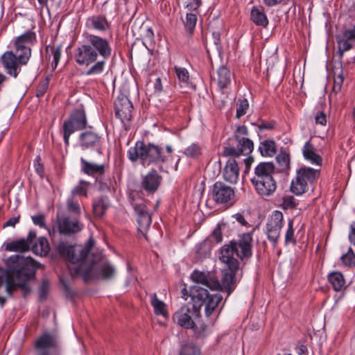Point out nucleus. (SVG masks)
<instances>
[{"instance_id":"37998d69","label":"nucleus","mask_w":355,"mask_h":355,"mask_svg":"<svg viewBox=\"0 0 355 355\" xmlns=\"http://www.w3.org/2000/svg\"><path fill=\"white\" fill-rule=\"evenodd\" d=\"M248 108L249 103L247 99L243 98L239 100L236 107V117L239 119L242 116L245 115Z\"/></svg>"},{"instance_id":"473e14b6","label":"nucleus","mask_w":355,"mask_h":355,"mask_svg":"<svg viewBox=\"0 0 355 355\" xmlns=\"http://www.w3.org/2000/svg\"><path fill=\"white\" fill-rule=\"evenodd\" d=\"M251 19L257 26L266 27L268 24L266 14L255 7H253L251 10Z\"/></svg>"},{"instance_id":"f8f14e48","label":"nucleus","mask_w":355,"mask_h":355,"mask_svg":"<svg viewBox=\"0 0 355 355\" xmlns=\"http://www.w3.org/2000/svg\"><path fill=\"white\" fill-rule=\"evenodd\" d=\"M133 105L129 98L124 94H120L114 101V110L116 116L123 123L129 121L132 119Z\"/></svg>"},{"instance_id":"6e6d98bb","label":"nucleus","mask_w":355,"mask_h":355,"mask_svg":"<svg viewBox=\"0 0 355 355\" xmlns=\"http://www.w3.org/2000/svg\"><path fill=\"white\" fill-rule=\"evenodd\" d=\"M315 121L317 124L325 125L327 123L326 114L322 111H318L315 116Z\"/></svg>"},{"instance_id":"2f4dec72","label":"nucleus","mask_w":355,"mask_h":355,"mask_svg":"<svg viewBox=\"0 0 355 355\" xmlns=\"http://www.w3.org/2000/svg\"><path fill=\"white\" fill-rule=\"evenodd\" d=\"M98 136L92 132H85L80 135V146L84 148L93 146L98 141Z\"/></svg>"},{"instance_id":"3c124183","label":"nucleus","mask_w":355,"mask_h":355,"mask_svg":"<svg viewBox=\"0 0 355 355\" xmlns=\"http://www.w3.org/2000/svg\"><path fill=\"white\" fill-rule=\"evenodd\" d=\"M282 205L286 209L293 208L296 206L295 199L292 196H286L283 198Z\"/></svg>"},{"instance_id":"774afa93","label":"nucleus","mask_w":355,"mask_h":355,"mask_svg":"<svg viewBox=\"0 0 355 355\" xmlns=\"http://www.w3.org/2000/svg\"><path fill=\"white\" fill-rule=\"evenodd\" d=\"M351 231L349 234L350 242L355 245V223L351 225Z\"/></svg>"},{"instance_id":"393cba45","label":"nucleus","mask_w":355,"mask_h":355,"mask_svg":"<svg viewBox=\"0 0 355 355\" xmlns=\"http://www.w3.org/2000/svg\"><path fill=\"white\" fill-rule=\"evenodd\" d=\"M232 73L225 66H221L218 70V86L223 89L227 87L232 80Z\"/></svg>"},{"instance_id":"13d9d810","label":"nucleus","mask_w":355,"mask_h":355,"mask_svg":"<svg viewBox=\"0 0 355 355\" xmlns=\"http://www.w3.org/2000/svg\"><path fill=\"white\" fill-rule=\"evenodd\" d=\"M67 208L69 211H73L77 214L80 213V207L79 205L73 201L72 199H68L67 200Z\"/></svg>"},{"instance_id":"dca6fc26","label":"nucleus","mask_w":355,"mask_h":355,"mask_svg":"<svg viewBox=\"0 0 355 355\" xmlns=\"http://www.w3.org/2000/svg\"><path fill=\"white\" fill-rule=\"evenodd\" d=\"M58 227L60 234L71 235L81 231L83 228V225L77 220L71 219L67 216H62L58 218Z\"/></svg>"},{"instance_id":"864d4df0","label":"nucleus","mask_w":355,"mask_h":355,"mask_svg":"<svg viewBox=\"0 0 355 355\" xmlns=\"http://www.w3.org/2000/svg\"><path fill=\"white\" fill-rule=\"evenodd\" d=\"M209 239L211 241H215L217 243L222 242L223 235L220 227L218 226L214 230L211 235L209 236Z\"/></svg>"},{"instance_id":"412c9836","label":"nucleus","mask_w":355,"mask_h":355,"mask_svg":"<svg viewBox=\"0 0 355 355\" xmlns=\"http://www.w3.org/2000/svg\"><path fill=\"white\" fill-rule=\"evenodd\" d=\"M239 168L236 161L230 158L223 170L224 179L230 183H236L239 179Z\"/></svg>"},{"instance_id":"e433bc0d","label":"nucleus","mask_w":355,"mask_h":355,"mask_svg":"<svg viewBox=\"0 0 355 355\" xmlns=\"http://www.w3.org/2000/svg\"><path fill=\"white\" fill-rule=\"evenodd\" d=\"M176 76L181 87H187L189 85V74L188 71L183 67H174Z\"/></svg>"},{"instance_id":"a18cd8bd","label":"nucleus","mask_w":355,"mask_h":355,"mask_svg":"<svg viewBox=\"0 0 355 355\" xmlns=\"http://www.w3.org/2000/svg\"><path fill=\"white\" fill-rule=\"evenodd\" d=\"M210 249L209 241H204L198 245L196 253L200 257H204L210 253Z\"/></svg>"},{"instance_id":"5701e85b","label":"nucleus","mask_w":355,"mask_h":355,"mask_svg":"<svg viewBox=\"0 0 355 355\" xmlns=\"http://www.w3.org/2000/svg\"><path fill=\"white\" fill-rule=\"evenodd\" d=\"M223 296L220 293H216L210 295L202 303L205 304V315L210 316L216 309L219 303L222 301Z\"/></svg>"},{"instance_id":"338daca9","label":"nucleus","mask_w":355,"mask_h":355,"mask_svg":"<svg viewBox=\"0 0 355 355\" xmlns=\"http://www.w3.org/2000/svg\"><path fill=\"white\" fill-rule=\"evenodd\" d=\"M297 354L298 355H308V349L304 345H300L296 348Z\"/></svg>"},{"instance_id":"6e6552de","label":"nucleus","mask_w":355,"mask_h":355,"mask_svg":"<svg viewBox=\"0 0 355 355\" xmlns=\"http://www.w3.org/2000/svg\"><path fill=\"white\" fill-rule=\"evenodd\" d=\"M87 126V118L83 110H76L63 123V138L65 144H69V137L75 131Z\"/></svg>"},{"instance_id":"39448f33","label":"nucleus","mask_w":355,"mask_h":355,"mask_svg":"<svg viewBox=\"0 0 355 355\" xmlns=\"http://www.w3.org/2000/svg\"><path fill=\"white\" fill-rule=\"evenodd\" d=\"M252 235L250 233L242 234L238 241L225 245L220 250V260L231 270L239 269L237 258L241 259L252 256Z\"/></svg>"},{"instance_id":"9b49d317","label":"nucleus","mask_w":355,"mask_h":355,"mask_svg":"<svg viewBox=\"0 0 355 355\" xmlns=\"http://www.w3.org/2000/svg\"><path fill=\"white\" fill-rule=\"evenodd\" d=\"M283 214L281 211H275L267 222L266 233L268 239L273 243H276L279 238L283 226Z\"/></svg>"},{"instance_id":"f3484780","label":"nucleus","mask_w":355,"mask_h":355,"mask_svg":"<svg viewBox=\"0 0 355 355\" xmlns=\"http://www.w3.org/2000/svg\"><path fill=\"white\" fill-rule=\"evenodd\" d=\"M159 146L153 144H146L144 141H137L133 149L128 151L129 155H160L162 153Z\"/></svg>"},{"instance_id":"2eb2a0df","label":"nucleus","mask_w":355,"mask_h":355,"mask_svg":"<svg viewBox=\"0 0 355 355\" xmlns=\"http://www.w3.org/2000/svg\"><path fill=\"white\" fill-rule=\"evenodd\" d=\"M133 207L137 216L138 230L144 236H146L151 224V216L146 205L144 203H135Z\"/></svg>"},{"instance_id":"4d7b16f0","label":"nucleus","mask_w":355,"mask_h":355,"mask_svg":"<svg viewBox=\"0 0 355 355\" xmlns=\"http://www.w3.org/2000/svg\"><path fill=\"white\" fill-rule=\"evenodd\" d=\"M31 218L35 225H38L40 227H43L45 226V218L43 214H37L35 216H33Z\"/></svg>"},{"instance_id":"e2e57ef3","label":"nucleus","mask_w":355,"mask_h":355,"mask_svg":"<svg viewBox=\"0 0 355 355\" xmlns=\"http://www.w3.org/2000/svg\"><path fill=\"white\" fill-rule=\"evenodd\" d=\"M19 221V216L12 217L8 220L3 225V227H14L17 223Z\"/></svg>"},{"instance_id":"a211bd4d","label":"nucleus","mask_w":355,"mask_h":355,"mask_svg":"<svg viewBox=\"0 0 355 355\" xmlns=\"http://www.w3.org/2000/svg\"><path fill=\"white\" fill-rule=\"evenodd\" d=\"M254 149V144L248 138H243L239 142L237 150L234 147H225L223 155H249Z\"/></svg>"},{"instance_id":"58836bf2","label":"nucleus","mask_w":355,"mask_h":355,"mask_svg":"<svg viewBox=\"0 0 355 355\" xmlns=\"http://www.w3.org/2000/svg\"><path fill=\"white\" fill-rule=\"evenodd\" d=\"M197 14L198 12H187L186 13V19L184 21V26L187 31L191 33L196 27V24L197 22Z\"/></svg>"},{"instance_id":"0eeeda50","label":"nucleus","mask_w":355,"mask_h":355,"mask_svg":"<svg viewBox=\"0 0 355 355\" xmlns=\"http://www.w3.org/2000/svg\"><path fill=\"white\" fill-rule=\"evenodd\" d=\"M200 304L199 306L192 303H187L181 306L173 315V320L180 327L188 329L194 324L195 320L200 318Z\"/></svg>"},{"instance_id":"de8ad7c7","label":"nucleus","mask_w":355,"mask_h":355,"mask_svg":"<svg viewBox=\"0 0 355 355\" xmlns=\"http://www.w3.org/2000/svg\"><path fill=\"white\" fill-rule=\"evenodd\" d=\"M89 182L85 180H80L79 184L73 189L72 193L77 195H83L87 196V190Z\"/></svg>"},{"instance_id":"680f3d73","label":"nucleus","mask_w":355,"mask_h":355,"mask_svg":"<svg viewBox=\"0 0 355 355\" xmlns=\"http://www.w3.org/2000/svg\"><path fill=\"white\" fill-rule=\"evenodd\" d=\"M275 127V122H265L261 121L259 125V130H272Z\"/></svg>"},{"instance_id":"ddd939ff","label":"nucleus","mask_w":355,"mask_h":355,"mask_svg":"<svg viewBox=\"0 0 355 355\" xmlns=\"http://www.w3.org/2000/svg\"><path fill=\"white\" fill-rule=\"evenodd\" d=\"M191 279L198 284H201L211 290L217 291L220 288V284L214 274L195 270L191 275Z\"/></svg>"},{"instance_id":"79ce46f5","label":"nucleus","mask_w":355,"mask_h":355,"mask_svg":"<svg viewBox=\"0 0 355 355\" xmlns=\"http://www.w3.org/2000/svg\"><path fill=\"white\" fill-rule=\"evenodd\" d=\"M343 264L349 267H355V254L351 248H349L347 253L341 257Z\"/></svg>"},{"instance_id":"ea45409f","label":"nucleus","mask_w":355,"mask_h":355,"mask_svg":"<svg viewBox=\"0 0 355 355\" xmlns=\"http://www.w3.org/2000/svg\"><path fill=\"white\" fill-rule=\"evenodd\" d=\"M46 51L48 53H51V54L53 55L52 64L54 65L53 68L55 69L61 58V46H48L46 47Z\"/></svg>"},{"instance_id":"c9c22d12","label":"nucleus","mask_w":355,"mask_h":355,"mask_svg":"<svg viewBox=\"0 0 355 355\" xmlns=\"http://www.w3.org/2000/svg\"><path fill=\"white\" fill-rule=\"evenodd\" d=\"M82 170L87 175H93L94 173H102L103 172V166L98 165L94 163H89L81 159Z\"/></svg>"},{"instance_id":"4c0bfd02","label":"nucleus","mask_w":355,"mask_h":355,"mask_svg":"<svg viewBox=\"0 0 355 355\" xmlns=\"http://www.w3.org/2000/svg\"><path fill=\"white\" fill-rule=\"evenodd\" d=\"M209 30L212 32L214 42L216 45L219 44L220 40V29L222 23L219 21H213L209 24Z\"/></svg>"},{"instance_id":"8fccbe9b","label":"nucleus","mask_w":355,"mask_h":355,"mask_svg":"<svg viewBox=\"0 0 355 355\" xmlns=\"http://www.w3.org/2000/svg\"><path fill=\"white\" fill-rule=\"evenodd\" d=\"M276 160L281 171H286L290 169V157H276Z\"/></svg>"},{"instance_id":"b1692460","label":"nucleus","mask_w":355,"mask_h":355,"mask_svg":"<svg viewBox=\"0 0 355 355\" xmlns=\"http://www.w3.org/2000/svg\"><path fill=\"white\" fill-rule=\"evenodd\" d=\"M193 322L194 324L189 329H192L193 334L196 338H204L210 333L211 331L209 327L205 324L200 317L197 320H195Z\"/></svg>"},{"instance_id":"a878e982","label":"nucleus","mask_w":355,"mask_h":355,"mask_svg":"<svg viewBox=\"0 0 355 355\" xmlns=\"http://www.w3.org/2000/svg\"><path fill=\"white\" fill-rule=\"evenodd\" d=\"M328 280L336 291H341L345 288V280L340 272H332L328 275Z\"/></svg>"},{"instance_id":"f257e3e1","label":"nucleus","mask_w":355,"mask_h":355,"mask_svg":"<svg viewBox=\"0 0 355 355\" xmlns=\"http://www.w3.org/2000/svg\"><path fill=\"white\" fill-rule=\"evenodd\" d=\"M94 244L92 239L84 247L68 245L62 242L57 246V251L69 261V269L73 275H80L86 282L93 278H112L115 274L114 266L103 260L101 252L90 253Z\"/></svg>"},{"instance_id":"4be33fe9","label":"nucleus","mask_w":355,"mask_h":355,"mask_svg":"<svg viewBox=\"0 0 355 355\" xmlns=\"http://www.w3.org/2000/svg\"><path fill=\"white\" fill-rule=\"evenodd\" d=\"M237 270H231V268H228V269L225 270L223 272L222 285H220V287L223 286L227 291L228 295L235 288V274ZM219 289H221V288Z\"/></svg>"},{"instance_id":"c03bdc74","label":"nucleus","mask_w":355,"mask_h":355,"mask_svg":"<svg viewBox=\"0 0 355 355\" xmlns=\"http://www.w3.org/2000/svg\"><path fill=\"white\" fill-rule=\"evenodd\" d=\"M201 5L200 0H184V6L187 12H198L197 10Z\"/></svg>"},{"instance_id":"f704fd0d","label":"nucleus","mask_w":355,"mask_h":355,"mask_svg":"<svg viewBox=\"0 0 355 355\" xmlns=\"http://www.w3.org/2000/svg\"><path fill=\"white\" fill-rule=\"evenodd\" d=\"M50 248L48 240L44 237H40L33 245V250L37 254L45 256L49 252Z\"/></svg>"},{"instance_id":"bb28decb","label":"nucleus","mask_w":355,"mask_h":355,"mask_svg":"<svg viewBox=\"0 0 355 355\" xmlns=\"http://www.w3.org/2000/svg\"><path fill=\"white\" fill-rule=\"evenodd\" d=\"M110 206L109 200L107 197H101L93 202V212L96 217L101 218L105 213Z\"/></svg>"},{"instance_id":"9d476101","label":"nucleus","mask_w":355,"mask_h":355,"mask_svg":"<svg viewBox=\"0 0 355 355\" xmlns=\"http://www.w3.org/2000/svg\"><path fill=\"white\" fill-rule=\"evenodd\" d=\"M211 197L217 204H232L234 197L233 189L221 182H216L212 187Z\"/></svg>"},{"instance_id":"20e7f679","label":"nucleus","mask_w":355,"mask_h":355,"mask_svg":"<svg viewBox=\"0 0 355 355\" xmlns=\"http://www.w3.org/2000/svg\"><path fill=\"white\" fill-rule=\"evenodd\" d=\"M35 40V34L28 31L19 36L15 42V51L5 52L1 62L7 73L16 78L21 71V66L28 63L31 55V46Z\"/></svg>"},{"instance_id":"49530a36","label":"nucleus","mask_w":355,"mask_h":355,"mask_svg":"<svg viewBox=\"0 0 355 355\" xmlns=\"http://www.w3.org/2000/svg\"><path fill=\"white\" fill-rule=\"evenodd\" d=\"M344 78L343 76V71L340 69V72L338 73L335 77L334 80V85L332 88V91L337 94L340 92L342 85L343 83Z\"/></svg>"},{"instance_id":"f03ea898","label":"nucleus","mask_w":355,"mask_h":355,"mask_svg":"<svg viewBox=\"0 0 355 355\" xmlns=\"http://www.w3.org/2000/svg\"><path fill=\"white\" fill-rule=\"evenodd\" d=\"M83 42L74 50L73 59L80 66L90 67L87 76H98L105 70L106 62L112 52L110 42L105 37L85 31Z\"/></svg>"},{"instance_id":"0e129e2a","label":"nucleus","mask_w":355,"mask_h":355,"mask_svg":"<svg viewBox=\"0 0 355 355\" xmlns=\"http://www.w3.org/2000/svg\"><path fill=\"white\" fill-rule=\"evenodd\" d=\"M233 218H235V220L243 226H247L248 224L245 220L243 215L240 213H237L233 215Z\"/></svg>"},{"instance_id":"7c9ffc66","label":"nucleus","mask_w":355,"mask_h":355,"mask_svg":"<svg viewBox=\"0 0 355 355\" xmlns=\"http://www.w3.org/2000/svg\"><path fill=\"white\" fill-rule=\"evenodd\" d=\"M259 151L261 155H272L277 153V145L273 140L266 139L260 142Z\"/></svg>"},{"instance_id":"6ab92c4d","label":"nucleus","mask_w":355,"mask_h":355,"mask_svg":"<svg viewBox=\"0 0 355 355\" xmlns=\"http://www.w3.org/2000/svg\"><path fill=\"white\" fill-rule=\"evenodd\" d=\"M85 27L90 31L105 32L110 28V24L105 16L95 15L87 19Z\"/></svg>"},{"instance_id":"cd10ccee","label":"nucleus","mask_w":355,"mask_h":355,"mask_svg":"<svg viewBox=\"0 0 355 355\" xmlns=\"http://www.w3.org/2000/svg\"><path fill=\"white\" fill-rule=\"evenodd\" d=\"M29 249L30 243L25 239L14 241L6 245V250L10 252H26L29 250Z\"/></svg>"},{"instance_id":"aec40b11","label":"nucleus","mask_w":355,"mask_h":355,"mask_svg":"<svg viewBox=\"0 0 355 355\" xmlns=\"http://www.w3.org/2000/svg\"><path fill=\"white\" fill-rule=\"evenodd\" d=\"M162 180V176L153 170L142 178L141 187L147 192L154 193L158 189Z\"/></svg>"},{"instance_id":"7ed1b4c3","label":"nucleus","mask_w":355,"mask_h":355,"mask_svg":"<svg viewBox=\"0 0 355 355\" xmlns=\"http://www.w3.org/2000/svg\"><path fill=\"white\" fill-rule=\"evenodd\" d=\"M5 268L0 266V287L4 281L8 296L19 288L26 297L31 291L29 282L35 277L37 263L31 257L15 254L5 260Z\"/></svg>"},{"instance_id":"4468645a","label":"nucleus","mask_w":355,"mask_h":355,"mask_svg":"<svg viewBox=\"0 0 355 355\" xmlns=\"http://www.w3.org/2000/svg\"><path fill=\"white\" fill-rule=\"evenodd\" d=\"M251 182L257 192L261 196H268L276 190V182L273 177L252 178Z\"/></svg>"},{"instance_id":"bf43d9fd","label":"nucleus","mask_w":355,"mask_h":355,"mask_svg":"<svg viewBox=\"0 0 355 355\" xmlns=\"http://www.w3.org/2000/svg\"><path fill=\"white\" fill-rule=\"evenodd\" d=\"M48 88V83L44 82L40 85H38L36 90V96L38 98H40L44 96V94L46 93Z\"/></svg>"},{"instance_id":"c756f323","label":"nucleus","mask_w":355,"mask_h":355,"mask_svg":"<svg viewBox=\"0 0 355 355\" xmlns=\"http://www.w3.org/2000/svg\"><path fill=\"white\" fill-rule=\"evenodd\" d=\"M210 294L207 289L199 286H193L190 288L189 297L193 302L200 301L203 302Z\"/></svg>"},{"instance_id":"423d86ee","label":"nucleus","mask_w":355,"mask_h":355,"mask_svg":"<svg viewBox=\"0 0 355 355\" xmlns=\"http://www.w3.org/2000/svg\"><path fill=\"white\" fill-rule=\"evenodd\" d=\"M320 170L308 166H301L291 184V190L295 195H302L312 189L315 182L320 177Z\"/></svg>"},{"instance_id":"603ef678","label":"nucleus","mask_w":355,"mask_h":355,"mask_svg":"<svg viewBox=\"0 0 355 355\" xmlns=\"http://www.w3.org/2000/svg\"><path fill=\"white\" fill-rule=\"evenodd\" d=\"M202 153L201 148L196 144H192L184 152L185 155H198Z\"/></svg>"},{"instance_id":"1a4fd4ad","label":"nucleus","mask_w":355,"mask_h":355,"mask_svg":"<svg viewBox=\"0 0 355 355\" xmlns=\"http://www.w3.org/2000/svg\"><path fill=\"white\" fill-rule=\"evenodd\" d=\"M58 340L54 334L45 332L35 341V355H58Z\"/></svg>"},{"instance_id":"69168bd1","label":"nucleus","mask_w":355,"mask_h":355,"mask_svg":"<svg viewBox=\"0 0 355 355\" xmlns=\"http://www.w3.org/2000/svg\"><path fill=\"white\" fill-rule=\"evenodd\" d=\"M40 157L37 158L35 162V167L37 173L42 176L44 173V167L43 165L40 163Z\"/></svg>"},{"instance_id":"72a5a7b5","label":"nucleus","mask_w":355,"mask_h":355,"mask_svg":"<svg viewBox=\"0 0 355 355\" xmlns=\"http://www.w3.org/2000/svg\"><path fill=\"white\" fill-rule=\"evenodd\" d=\"M150 304L156 315L166 316V304L157 298L155 293L150 295Z\"/></svg>"},{"instance_id":"a19ab883","label":"nucleus","mask_w":355,"mask_h":355,"mask_svg":"<svg viewBox=\"0 0 355 355\" xmlns=\"http://www.w3.org/2000/svg\"><path fill=\"white\" fill-rule=\"evenodd\" d=\"M199 354V349L192 343L183 345L180 351V355H198Z\"/></svg>"},{"instance_id":"c85d7f7f","label":"nucleus","mask_w":355,"mask_h":355,"mask_svg":"<svg viewBox=\"0 0 355 355\" xmlns=\"http://www.w3.org/2000/svg\"><path fill=\"white\" fill-rule=\"evenodd\" d=\"M274 168V165L271 162L260 163L255 168L254 178L272 177Z\"/></svg>"},{"instance_id":"5fc2aeb1","label":"nucleus","mask_w":355,"mask_h":355,"mask_svg":"<svg viewBox=\"0 0 355 355\" xmlns=\"http://www.w3.org/2000/svg\"><path fill=\"white\" fill-rule=\"evenodd\" d=\"M49 291V282L48 281H44L39 289L40 298L44 300L46 298Z\"/></svg>"},{"instance_id":"052dcab7","label":"nucleus","mask_w":355,"mask_h":355,"mask_svg":"<svg viewBox=\"0 0 355 355\" xmlns=\"http://www.w3.org/2000/svg\"><path fill=\"white\" fill-rule=\"evenodd\" d=\"M303 155H317L314 153L313 146L309 142H306L304 146Z\"/></svg>"},{"instance_id":"09e8293b","label":"nucleus","mask_w":355,"mask_h":355,"mask_svg":"<svg viewBox=\"0 0 355 355\" xmlns=\"http://www.w3.org/2000/svg\"><path fill=\"white\" fill-rule=\"evenodd\" d=\"M293 220H290L288 224V228L285 234V242L286 243H295V239L294 236V230H293Z\"/></svg>"}]
</instances>
